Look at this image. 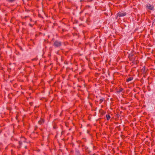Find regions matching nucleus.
Here are the masks:
<instances>
[{"label": "nucleus", "instance_id": "obj_1", "mask_svg": "<svg viewBox=\"0 0 155 155\" xmlns=\"http://www.w3.org/2000/svg\"><path fill=\"white\" fill-rule=\"evenodd\" d=\"M128 58L129 60L132 61V64L137 65L139 63L138 58H137L135 55L134 54V52H131L129 54Z\"/></svg>", "mask_w": 155, "mask_h": 155}, {"label": "nucleus", "instance_id": "obj_2", "mask_svg": "<svg viewBox=\"0 0 155 155\" xmlns=\"http://www.w3.org/2000/svg\"><path fill=\"white\" fill-rule=\"evenodd\" d=\"M68 45V43L66 41L62 42L58 40H55L53 44V46L55 48H60L62 45L65 46Z\"/></svg>", "mask_w": 155, "mask_h": 155}, {"label": "nucleus", "instance_id": "obj_3", "mask_svg": "<svg viewBox=\"0 0 155 155\" xmlns=\"http://www.w3.org/2000/svg\"><path fill=\"white\" fill-rule=\"evenodd\" d=\"M22 142H26L28 143H30V141L29 140H27V139L24 137L21 136V140L18 141V145L17 146V148L18 149H19L21 148Z\"/></svg>", "mask_w": 155, "mask_h": 155}, {"label": "nucleus", "instance_id": "obj_4", "mask_svg": "<svg viewBox=\"0 0 155 155\" xmlns=\"http://www.w3.org/2000/svg\"><path fill=\"white\" fill-rule=\"evenodd\" d=\"M78 65L77 64H74L72 65V67L71 68L70 67H67L66 68V71L67 72L68 70H70L71 69L72 71L74 72L76 71L78 69Z\"/></svg>", "mask_w": 155, "mask_h": 155}, {"label": "nucleus", "instance_id": "obj_5", "mask_svg": "<svg viewBox=\"0 0 155 155\" xmlns=\"http://www.w3.org/2000/svg\"><path fill=\"white\" fill-rule=\"evenodd\" d=\"M59 31H61V30L62 32H61V33H62L64 32L68 31L69 29V26L64 24V26H62V27H59Z\"/></svg>", "mask_w": 155, "mask_h": 155}, {"label": "nucleus", "instance_id": "obj_6", "mask_svg": "<svg viewBox=\"0 0 155 155\" xmlns=\"http://www.w3.org/2000/svg\"><path fill=\"white\" fill-rule=\"evenodd\" d=\"M38 132H33L30 135V137L32 138H35L38 137Z\"/></svg>", "mask_w": 155, "mask_h": 155}, {"label": "nucleus", "instance_id": "obj_7", "mask_svg": "<svg viewBox=\"0 0 155 155\" xmlns=\"http://www.w3.org/2000/svg\"><path fill=\"white\" fill-rule=\"evenodd\" d=\"M126 15H127V14H126V12H125L122 13L121 12H118L117 13V16L116 17V19L118 16H119L120 17H123V16H126Z\"/></svg>", "mask_w": 155, "mask_h": 155}, {"label": "nucleus", "instance_id": "obj_8", "mask_svg": "<svg viewBox=\"0 0 155 155\" xmlns=\"http://www.w3.org/2000/svg\"><path fill=\"white\" fill-rule=\"evenodd\" d=\"M146 7L147 9L151 10H153L154 8V6L149 3L146 5Z\"/></svg>", "mask_w": 155, "mask_h": 155}, {"label": "nucleus", "instance_id": "obj_9", "mask_svg": "<svg viewBox=\"0 0 155 155\" xmlns=\"http://www.w3.org/2000/svg\"><path fill=\"white\" fill-rule=\"evenodd\" d=\"M45 121V120L43 118L41 117L40 120L38 121V124L40 125H43Z\"/></svg>", "mask_w": 155, "mask_h": 155}, {"label": "nucleus", "instance_id": "obj_10", "mask_svg": "<svg viewBox=\"0 0 155 155\" xmlns=\"http://www.w3.org/2000/svg\"><path fill=\"white\" fill-rule=\"evenodd\" d=\"M85 152L87 153L89 155H92V153H91V151L88 149V147H85L84 148Z\"/></svg>", "mask_w": 155, "mask_h": 155}, {"label": "nucleus", "instance_id": "obj_11", "mask_svg": "<svg viewBox=\"0 0 155 155\" xmlns=\"http://www.w3.org/2000/svg\"><path fill=\"white\" fill-rule=\"evenodd\" d=\"M117 93H120V92H122L123 93H125V91H124V89L120 87L118 89H117L116 91Z\"/></svg>", "mask_w": 155, "mask_h": 155}, {"label": "nucleus", "instance_id": "obj_12", "mask_svg": "<svg viewBox=\"0 0 155 155\" xmlns=\"http://www.w3.org/2000/svg\"><path fill=\"white\" fill-rule=\"evenodd\" d=\"M133 79V78L132 77H127L126 79V81L127 82H129L131 81Z\"/></svg>", "mask_w": 155, "mask_h": 155}, {"label": "nucleus", "instance_id": "obj_13", "mask_svg": "<svg viewBox=\"0 0 155 155\" xmlns=\"http://www.w3.org/2000/svg\"><path fill=\"white\" fill-rule=\"evenodd\" d=\"M75 155H81L79 150L78 149H76L75 152Z\"/></svg>", "mask_w": 155, "mask_h": 155}, {"label": "nucleus", "instance_id": "obj_14", "mask_svg": "<svg viewBox=\"0 0 155 155\" xmlns=\"http://www.w3.org/2000/svg\"><path fill=\"white\" fill-rule=\"evenodd\" d=\"M101 98L99 100V104H101L104 101H105V98L103 97H100Z\"/></svg>", "mask_w": 155, "mask_h": 155}, {"label": "nucleus", "instance_id": "obj_15", "mask_svg": "<svg viewBox=\"0 0 155 155\" xmlns=\"http://www.w3.org/2000/svg\"><path fill=\"white\" fill-rule=\"evenodd\" d=\"M53 129L55 130H56L58 128V127L57 126V125L55 123H54L53 124Z\"/></svg>", "mask_w": 155, "mask_h": 155}, {"label": "nucleus", "instance_id": "obj_16", "mask_svg": "<svg viewBox=\"0 0 155 155\" xmlns=\"http://www.w3.org/2000/svg\"><path fill=\"white\" fill-rule=\"evenodd\" d=\"M106 117L107 120H108L110 119V116L108 114L106 115Z\"/></svg>", "mask_w": 155, "mask_h": 155}, {"label": "nucleus", "instance_id": "obj_17", "mask_svg": "<svg viewBox=\"0 0 155 155\" xmlns=\"http://www.w3.org/2000/svg\"><path fill=\"white\" fill-rule=\"evenodd\" d=\"M16 0H6V1L8 2L12 3L15 2Z\"/></svg>", "mask_w": 155, "mask_h": 155}, {"label": "nucleus", "instance_id": "obj_18", "mask_svg": "<svg viewBox=\"0 0 155 155\" xmlns=\"http://www.w3.org/2000/svg\"><path fill=\"white\" fill-rule=\"evenodd\" d=\"M101 115H104L106 113V112H105L104 110H101Z\"/></svg>", "mask_w": 155, "mask_h": 155}, {"label": "nucleus", "instance_id": "obj_19", "mask_svg": "<svg viewBox=\"0 0 155 155\" xmlns=\"http://www.w3.org/2000/svg\"><path fill=\"white\" fill-rule=\"evenodd\" d=\"M19 116V113L18 112L16 114V116L15 117L16 119L17 120L18 119V117Z\"/></svg>", "mask_w": 155, "mask_h": 155}, {"label": "nucleus", "instance_id": "obj_20", "mask_svg": "<svg viewBox=\"0 0 155 155\" xmlns=\"http://www.w3.org/2000/svg\"><path fill=\"white\" fill-rule=\"evenodd\" d=\"M119 116H120V115L118 114H117L115 116L116 118H117L118 119Z\"/></svg>", "mask_w": 155, "mask_h": 155}, {"label": "nucleus", "instance_id": "obj_21", "mask_svg": "<svg viewBox=\"0 0 155 155\" xmlns=\"http://www.w3.org/2000/svg\"><path fill=\"white\" fill-rule=\"evenodd\" d=\"M116 129H117L119 131L120 130V126H117L116 127Z\"/></svg>", "mask_w": 155, "mask_h": 155}, {"label": "nucleus", "instance_id": "obj_22", "mask_svg": "<svg viewBox=\"0 0 155 155\" xmlns=\"http://www.w3.org/2000/svg\"><path fill=\"white\" fill-rule=\"evenodd\" d=\"M38 58H37V57H36V58H33V59H32L31 60L32 61H36L37 60H38Z\"/></svg>", "mask_w": 155, "mask_h": 155}, {"label": "nucleus", "instance_id": "obj_23", "mask_svg": "<svg viewBox=\"0 0 155 155\" xmlns=\"http://www.w3.org/2000/svg\"><path fill=\"white\" fill-rule=\"evenodd\" d=\"M152 25H153V26L155 25V18L153 21L152 22Z\"/></svg>", "mask_w": 155, "mask_h": 155}, {"label": "nucleus", "instance_id": "obj_24", "mask_svg": "<svg viewBox=\"0 0 155 155\" xmlns=\"http://www.w3.org/2000/svg\"><path fill=\"white\" fill-rule=\"evenodd\" d=\"M120 137L122 138L123 139H124L125 138V136L124 135H120Z\"/></svg>", "mask_w": 155, "mask_h": 155}, {"label": "nucleus", "instance_id": "obj_25", "mask_svg": "<svg viewBox=\"0 0 155 155\" xmlns=\"http://www.w3.org/2000/svg\"><path fill=\"white\" fill-rule=\"evenodd\" d=\"M120 108L123 110H124L126 109V108L124 107H123V106H121Z\"/></svg>", "mask_w": 155, "mask_h": 155}, {"label": "nucleus", "instance_id": "obj_26", "mask_svg": "<svg viewBox=\"0 0 155 155\" xmlns=\"http://www.w3.org/2000/svg\"><path fill=\"white\" fill-rule=\"evenodd\" d=\"M78 21L76 20H75L74 21V23H78Z\"/></svg>", "mask_w": 155, "mask_h": 155}, {"label": "nucleus", "instance_id": "obj_27", "mask_svg": "<svg viewBox=\"0 0 155 155\" xmlns=\"http://www.w3.org/2000/svg\"><path fill=\"white\" fill-rule=\"evenodd\" d=\"M29 16H25V17H24V18H29Z\"/></svg>", "mask_w": 155, "mask_h": 155}, {"label": "nucleus", "instance_id": "obj_28", "mask_svg": "<svg viewBox=\"0 0 155 155\" xmlns=\"http://www.w3.org/2000/svg\"><path fill=\"white\" fill-rule=\"evenodd\" d=\"M33 104V102H31L30 103V104L31 106H32V105Z\"/></svg>", "mask_w": 155, "mask_h": 155}, {"label": "nucleus", "instance_id": "obj_29", "mask_svg": "<svg viewBox=\"0 0 155 155\" xmlns=\"http://www.w3.org/2000/svg\"><path fill=\"white\" fill-rule=\"evenodd\" d=\"M64 131H62L61 132V135H63V134L64 133Z\"/></svg>", "mask_w": 155, "mask_h": 155}, {"label": "nucleus", "instance_id": "obj_30", "mask_svg": "<svg viewBox=\"0 0 155 155\" xmlns=\"http://www.w3.org/2000/svg\"><path fill=\"white\" fill-rule=\"evenodd\" d=\"M142 70H143V71L144 72V71H145V67H144L142 69Z\"/></svg>", "mask_w": 155, "mask_h": 155}, {"label": "nucleus", "instance_id": "obj_31", "mask_svg": "<svg viewBox=\"0 0 155 155\" xmlns=\"http://www.w3.org/2000/svg\"><path fill=\"white\" fill-rule=\"evenodd\" d=\"M25 148L26 149H28V147H27V146H25Z\"/></svg>", "mask_w": 155, "mask_h": 155}, {"label": "nucleus", "instance_id": "obj_32", "mask_svg": "<svg viewBox=\"0 0 155 155\" xmlns=\"http://www.w3.org/2000/svg\"><path fill=\"white\" fill-rule=\"evenodd\" d=\"M14 141H15L16 142L18 141V140H17V139H14Z\"/></svg>", "mask_w": 155, "mask_h": 155}, {"label": "nucleus", "instance_id": "obj_33", "mask_svg": "<svg viewBox=\"0 0 155 155\" xmlns=\"http://www.w3.org/2000/svg\"><path fill=\"white\" fill-rule=\"evenodd\" d=\"M30 21H32V19L30 18Z\"/></svg>", "mask_w": 155, "mask_h": 155}, {"label": "nucleus", "instance_id": "obj_34", "mask_svg": "<svg viewBox=\"0 0 155 155\" xmlns=\"http://www.w3.org/2000/svg\"><path fill=\"white\" fill-rule=\"evenodd\" d=\"M90 132V131L88 130H87V133H89Z\"/></svg>", "mask_w": 155, "mask_h": 155}, {"label": "nucleus", "instance_id": "obj_35", "mask_svg": "<svg viewBox=\"0 0 155 155\" xmlns=\"http://www.w3.org/2000/svg\"><path fill=\"white\" fill-rule=\"evenodd\" d=\"M29 25L30 26H31V27H32V25L31 24H29Z\"/></svg>", "mask_w": 155, "mask_h": 155}, {"label": "nucleus", "instance_id": "obj_36", "mask_svg": "<svg viewBox=\"0 0 155 155\" xmlns=\"http://www.w3.org/2000/svg\"><path fill=\"white\" fill-rule=\"evenodd\" d=\"M93 149L94 150V148L95 147L94 146H93Z\"/></svg>", "mask_w": 155, "mask_h": 155}, {"label": "nucleus", "instance_id": "obj_37", "mask_svg": "<svg viewBox=\"0 0 155 155\" xmlns=\"http://www.w3.org/2000/svg\"><path fill=\"white\" fill-rule=\"evenodd\" d=\"M20 49L21 50L23 51V49L21 47Z\"/></svg>", "mask_w": 155, "mask_h": 155}, {"label": "nucleus", "instance_id": "obj_38", "mask_svg": "<svg viewBox=\"0 0 155 155\" xmlns=\"http://www.w3.org/2000/svg\"><path fill=\"white\" fill-rule=\"evenodd\" d=\"M86 6L88 8H90V6H89V5H87V6Z\"/></svg>", "mask_w": 155, "mask_h": 155}, {"label": "nucleus", "instance_id": "obj_39", "mask_svg": "<svg viewBox=\"0 0 155 155\" xmlns=\"http://www.w3.org/2000/svg\"><path fill=\"white\" fill-rule=\"evenodd\" d=\"M24 22H22V25H24Z\"/></svg>", "mask_w": 155, "mask_h": 155}, {"label": "nucleus", "instance_id": "obj_40", "mask_svg": "<svg viewBox=\"0 0 155 155\" xmlns=\"http://www.w3.org/2000/svg\"><path fill=\"white\" fill-rule=\"evenodd\" d=\"M95 155V153H94L93 154L92 153V155Z\"/></svg>", "mask_w": 155, "mask_h": 155}, {"label": "nucleus", "instance_id": "obj_41", "mask_svg": "<svg viewBox=\"0 0 155 155\" xmlns=\"http://www.w3.org/2000/svg\"><path fill=\"white\" fill-rule=\"evenodd\" d=\"M76 76H77V75H75L74 76V78H76Z\"/></svg>", "mask_w": 155, "mask_h": 155}, {"label": "nucleus", "instance_id": "obj_42", "mask_svg": "<svg viewBox=\"0 0 155 155\" xmlns=\"http://www.w3.org/2000/svg\"><path fill=\"white\" fill-rule=\"evenodd\" d=\"M123 112L121 111H120V114H121V113H122Z\"/></svg>", "mask_w": 155, "mask_h": 155}, {"label": "nucleus", "instance_id": "obj_43", "mask_svg": "<svg viewBox=\"0 0 155 155\" xmlns=\"http://www.w3.org/2000/svg\"><path fill=\"white\" fill-rule=\"evenodd\" d=\"M97 74V75H98V73H96V74Z\"/></svg>", "mask_w": 155, "mask_h": 155}, {"label": "nucleus", "instance_id": "obj_44", "mask_svg": "<svg viewBox=\"0 0 155 155\" xmlns=\"http://www.w3.org/2000/svg\"><path fill=\"white\" fill-rule=\"evenodd\" d=\"M97 74V75H98V73H96V74Z\"/></svg>", "mask_w": 155, "mask_h": 155}, {"label": "nucleus", "instance_id": "obj_45", "mask_svg": "<svg viewBox=\"0 0 155 155\" xmlns=\"http://www.w3.org/2000/svg\"><path fill=\"white\" fill-rule=\"evenodd\" d=\"M36 107H36V106H35V108H36Z\"/></svg>", "mask_w": 155, "mask_h": 155}, {"label": "nucleus", "instance_id": "obj_46", "mask_svg": "<svg viewBox=\"0 0 155 155\" xmlns=\"http://www.w3.org/2000/svg\"><path fill=\"white\" fill-rule=\"evenodd\" d=\"M81 155H85L84 154H81Z\"/></svg>", "mask_w": 155, "mask_h": 155}, {"label": "nucleus", "instance_id": "obj_47", "mask_svg": "<svg viewBox=\"0 0 155 155\" xmlns=\"http://www.w3.org/2000/svg\"><path fill=\"white\" fill-rule=\"evenodd\" d=\"M84 146V145H82V147H83Z\"/></svg>", "mask_w": 155, "mask_h": 155}, {"label": "nucleus", "instance_id": "obj_48", "mask_svg": "<svg viewBox=\"0 0 155 155\" xmlns=\"http://www.w3.org/2000/svg\"><path fill=\"white\" fill-rule=\"evenodd\" d=\"M2 69H3V68H2L1 69L2 70Z\"/></svg>", "mask_w": 155, "mask_h": 155}]
</instances>
